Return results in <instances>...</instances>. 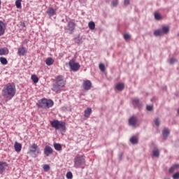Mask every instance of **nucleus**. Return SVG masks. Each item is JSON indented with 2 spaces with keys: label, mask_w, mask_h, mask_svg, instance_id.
<instances>
[{
  "label": "nucleus",
  "mask_w": 179,
  "mask_h": 179,
  "mask_svg": "<svg viewBox=\"0 0 179 179\" xmlns=\"http://www.w3.org/2000/svg\"><path fill=\"white\" fill-rule=\"evenodd\" d=\"M50 125L52 128H55L56 131H60L62 134L66 132V123L64 121L54 120L50 122Z\"/></svg>",
  "instance_id": "obj_1"
},
{
  "label": "nucleus",
  "mask_w": 179,
  "mask_h": 179,
  "mask_svg": "<svg viewBox=\"0 0 179 179\" xmlns=\"http://www.w3.org/2000/svg\"><path fill=\"white\" fill-rule=\"evenodd\" d=\"M36 106H38V108H51L54 106V101L43 98L38 101Z\"/></svg>",
  "instance_id": "obj_2"
},
{
  "label": "nucleus",
  "mask_w": 179,
  "mask_h": 179,
  "mask_svg": "<svg viewBox=\"0 0 179 179\" xmlns=\"http://www.w3.org/2000/svg\"><path fill=\"white\" fill-rule=\"evenodd\" d=\"M29 155L31 157H38L39 155H41V150H40V147L36 143H33L29 147Z\"/></svg>",
  "instance_id": "obj_3"
},
{
  "label": "nucleus",
  "mask_w": 179,
  "mask_h": 179,
  "mask_svg": "<svg viewBox=\"0 0 179 179\" xmlns=\"http://www.w3.org/2000/svg\"><path fill=\"white\" fill-rule=\"evenodd\" d=\"M74 167L75 169H80L82 166L85 165L86 163V159H85V156L77 155L74 158Z\"/></svg>",
  "instance_id": "obj_4"
},
{
  "label": "nucleus",
  "mask_w": 179,
  "mask_h": 179,
  "mask_svg": "<svg viewBox=\"0 0 179 179\" xmlns=\"http://www.w3.org/2000/svg\"><path fill=\"white\" fill-rule=\"evenodd\" d=\"M69 65L73 72H78V70L80 69V64H79L78 62H75V60L73 59L69 61Z\"/></svg>",
  "instance_id": "obj_5"
},
{
  "label": "nucleus",
  "mask_w": 179,
  "mask_h": 179,
  "mask_svg": "<svg viewBox=\"0 0 179 179\" xmlns=\"http://www.w3.org/2000/svg\"><path fill=\"white\" fill-rule=\"evenodd\" d=\"M2 94L5 99H8V100H10L15 94H16L15 90H3Z\"/></svg>",
  "instance_id": "obj_6"
},
{
  "label": "nucleus",
  "mask_w": 179,
  "mask_h": 179,
  "mask_svg": "<svg viewBox=\"0 0 179 179\" xmlns=\"http://www.w3.org/2000/svg\"><path fill=\"white\" fill-rule=\"evenodd\" d=\"M55 86L59 89H61V87H64V86H65V80H64V77H62V76H58L56 78Z\"/></svg>",
  "instance_id": "obj_7"
},
{
  "label": "nucleus",
  "mask_w": 179,
  "mask_h": 179,
  "mask_svg": "<svg viewBox=\"0 0 179 179\" xmlns=\"http://www.w3.org/2000/svg\"><path fill=\"white\" fill-rule=\"evenodd\" d=\"M43 152L46 157H48L50 155H52V153H54V150H52V148H51V146L46 145L44 148Z\"/></svg>",
  "instance_id": "obj_8"
},
{
  "label": "nucleus",
  "mask_w": 179,
  "mask_h": 179,
  "mask_svg": "<svg viewBox=\"0 0 179 179\" xmlns=\"http://www.w3.org/2000/svg\"><path fill=\"white\" fill-rule=\"evenodd\" d=\"M132 103L134 107H137L138 108H142L143 103L141 100L138 98H134L132 99Z\"/></svg>",
  "instance_id": "obj_9"
},
{
  "label": "nucleus",
  "mask_w": 179,
  "mask_h": 179,
  "mask_svg": "<svg viewBox=\"0 0 179 179\" xmlns=\"http://www.w3.org/2000/svg\"><path fill=\"white\" fill-rule=\"evenodd\" d=\"M138 122V118L136 116H132L129 119V125L131 127H136Z\"/></svg>",
  "instance_id": "obj_10"
},
{
  "label": "nucleus",
  "mask_w": 179,
  "mask_h": 179,
  "mask_svg": "<svg viewBox=\"0 0 179 179\" xmlns=\"http://www.w3.org/2000/svg\"><path fill=\"white\" fill-rule=\"evenodd\" d=\"M17 54L20 56H24L27 54V48L24 46H21L18 48Z\"/></svg>",
  "instance_id": "obj_11"
},
{
  "label": "nucleus",
  "mask_w": 179,
  "mask_h": 179,
  "mask_svg": "<svg viewBox=\"0 0 179 179\" xmlns=\"http://www.w3.org/2000/svg\"><path fill=\"white\" fill-rule=\"evenodd\" d=\"M46 13L48 15V16L52 17V16H55V15H57V9L50 7L48 9Z\"/></svg>",
  "instance_id": "obj_12"
},
{
  "label": "nucleus",
  "mask_w": 179,
  "mask_h": 179,
  "mask_svg": "<svg viewBox=\"0 0 179 179\" xmlns=\"http://www.w3.org/2000/svg\"><path fill=\"white\" fill-rule=\"evenodd\" d=\"M5 30H6V25L2 21H0V37L5 34Z\"/></svg>",
  "instance_id": "obj_13"
},
{
  "label": "nucleus",
  "mask_w": 179,
  "mask_h": 179,
  "mask_svg": "<svg viewBox=\"0 0 179 179\" xmlns=\"http://www.w3.org/2000/svg\"><path fill=\"white\" fill-rule=\"evenodd\" d=\"M169 135H170V129H169V128H164L162 131V136H163L164 141H166Z\"/></svg>",
  "instance_id": "obj_14"
},
{
  "label": "nucleus",
  "mask_w": 179,
  "mask_h": 179,
  "mask_svg": "<svg viewBox=\"0 0 179 179\" xmlns=\"http://www.w3.org/2000/svg\"><path fill=\"white\" fill-rule=\"evenodd\" d=\"M8 167V163L6 162H0V174H2L3 171L6 170Z\"/></svg>",
  "instance_id": "obj_15"
},
{
  "label": "nucleus",
  "mask_w": 179,
  "mask_h": 179,
  "mask_svg": "<svg viewBox=\"0 0 179 179\" xmlns=\"http://www.w3.org/2000/svg\"><path fill=\"white\" fill-rule=\"evenodd\" d=\"M83 87L85 90H90L92 89V83L87 80L84 81Z\"/></svg>",
  "instance_id": "obj_16"
},
{
  "label": "nucleus",
  "mask_w": 179,
  "mask_h": 179,
  "mask_svg": "<svg viewBox=\"0 0 179 179\" xmlns=\"http://www.w3.org/2000/svg\"><path fill=\"white\" fill-rule=\"evenodd\" d=\"M90 114H92V108L88 107L84 111L85 118H89V117H90Z\"/></svg>",
  "instance_id": "obj_17"
},
{
  "label": "nucleus",
  "mask_w": 179,
  "mask_h": 179,
  "mask_svg": "<svg viewBox=\"0 0 179 179\" xmlns=\"http://www.w3.org/2000/svg\"><path fill=\"white\" fill-rule=\"evenodd\" d=\"M76 24H75V22L70 21L68 23V27H69V31H73V30H75V27H76Z\"/></svg>",
  "instance_id": "obj_18"
},
{
  "label": "nucleus",
  "mask_w": 179,
  "mask_h": 179,
  "mask_svg": "<svg viewBox=\"0 0 179 179\" xmlns=\"http://www.w3.org/2000/svg\"><path fill=\"white\" fill-rule=\"evenodd\" d=\"M14 148L15 152H20L22 150V144L17 142H15L14 145Z\"/></svg>",
  "instance_id": "obj_19"
},
{
  "label": "nucleus",
  "mask_w": 179,
  "mask_h": 179,
  "mask_svg": "<svg viewBox=\"0 0 179 179\" xmlns=\"http://www.w3.org/2000/svg\"><path fill=\"white\" fill-rule=\"evenodd\" d=\"M9 54V50L6 48L0 49V55H8Z\"/></svg>",
  "instance_id": "obj_20"
},
{
  "label": "nucleus",
  "mask_w": 179,
  "mask_h": 179,
  "mask_svg": "<svg viewBox=\"0 0 179 179\" xmlns=\"http://www.w3.org/2000/svg\"><path fill=\"white\" fill-rule=\"evenodd\" d=\"M15 87L14 83H8L6 86V90H15Z\"/></svg>",
  "instance_id": "obj_21"
},
{
  "label": "nucleus",
  "mask_w": 179,
  "mask_h": 179,
  "mask_svg": "<svg viewBox=\"0 0 179 179\" xmlns=\"http://www.w3.org/2000/svg\"><path fill=\"white\" fill-rule=\"evenodd\" d=\"M115 89H117V90H124L125 89V85L124 83H118L116 85Z\"/></svg>",
  "instance_id": "obj_22"
},
{
  "label": "nucleus",
  "mask_w": 179,
  "mask_h": 179,
  "mask_svg": "<svg viewBox=\"0 0 179 179\" xmlns=\"http://www.w3.org/2000/svg\"><path fill=\"white\" fill-rule=\"evenodd\" d=\"M45 64L46 65H48L49 66L52 65L54 64V59L51 57H48L45 59Z\"/></svg>",
  "instance_id": "obj_23"
},
{
  "label": "nucleus",
  "mask_w": 179,
  "mask_h": 179,
  "mask_svg": "<svg viewBox=\"0 0 179 179\" xmlns=\"http://www.w3.org/2000/svg\"><path fill=\"white\" fill-rule=\"evenodd\" d=\"M179 164H175L173 165L170 169H169V173H174V170H177L178 169Z\"/></svg>",
  "instance_id": "obj_24"
},
{
  "label": "nucleus",
  "mask_w": 179,
  "mask_h": 179,
  "mask_svg": "<svg viewBox=\"0 0 179 179\" xmlns=\"http://www.w3.org/2000/svg\"><path fill=\"white\" fill-rule=\"evenodd\" d=\"M53 146L55 150H57L58 152H59V150H62V145L59 143H55Z\"/></svg>",
  "instance_id": "obj_25"
},
{
  "label": "nucleus",
  "mask_w": 179,
  "mask_h": 179,
  "mask_svg": "<svg viewBox=\"0 0 179 179\" xmlns=\"http://www.w3.org/2000/svg\"><path fill=\"white\" fill-rule=\"evenodd\" d=\"M88 27L90 29V30H94V29H96V24H94V22L90 21L88 23Z\"/></svg>",
  "instance_id": "obj_26"
},
{
  "label": "nucleus",
  "mask_w": 179,
  "mask_h": 179,
  "mask_svg": "<svg viewBox=\"0 0 179 179\" xmlns=\"http://www.w3.org/2000/svg\"><path fill=\"white\" fill-rule=\"evenodd\" d=\"M130 142L132 145H138V138L136 136H132L130 138Z\"/></svg>",
  "instance_id": "obj_27"
},
{
  "label": "nucleus",
  "mask_w": 179,
  "mask_h": 179,
  "mask_svg": "<svg viewBox=\"0 0 179 179\" xmlns=\"http://www.w3.org/2000/svg\"><path fill=\"white\" fill-rule=\"evenodd\" d=\"M162 34H167V33L170 31V28L169 27L164 26L162 27Z\"/></svg>",
  "instance_id": "obj_28"
},
{
  "label": "nucleus",
  "mask_w": 179,
  "mask_h": 179,
  "mask_svg": "<svg viewBox=\"0 0 179 179\" xmlns=\"http://www.w3.org/2000/svg\"><path fill=\"white\" fill-rule=\"evenodd\" d=\"M163 34V31L162 29H157L154 31V35L156 36L157 37L158 36H162Z\"/></svg>",
  "instance_id": "obj_29"
},
{
  "label": "nucleus",
  "mask_w": 179,
  "mask_h": 179,
  "mask_svg": "<svg viewBox=\"0 0 179 179\" xmlns=\"http://www.w3.org/2000/svg\"><path fill=\"white\" fill-rule=\"evenodd\" d=\"M31 79L34 83H37L38 82V77H37V76L35 74L31 76Z\"/></svg>",
  "instance_id": "obj_30"
},
{
  "label": "nucleus",
  "mask_w": 179,
  "mask_h": 179,
  "mask_svg": "<svg viewBox=\"0 0 179 179\" xmlns=\"http://www.w3.org/2000/svg\"><path fill=\"white\" fill-rule=\"evenodd\" d=\"M152 155H153L154 157H159L160 151H159V150H155L152 151Z\"/></svg>",
  "instance_id": "obj_31"
},
{
  "label": "nucleus",
  "mask_w": 179,
  "mask_h": 179,
  "mask_svg": "<svg viewBox=\"0 0 179 179\" xmlns=\"http://www.w3.org/2000/svg\"><path fill=\"white\" fill-rule=\"evenodd\" d=\"M0 62L3 65H8V60L5 57H0Z\"/></svg>",
  "instance_id": "obj_32"
},
{
  "label": "nucleus",
  "mask_w": 179,
  "mask_h": 179,
  "mask_svg": "<svg viewBox=\"0 0 179 179\" xmlns=\"http://www.w3.org/2000/svg\"><path fill=\"white\" fill-rule=\"evenodd\" d=\"M15 6L17 9H20L22 8V0H16Z\"/></svg>",
  "instance_id": "obj_33"
},
{
  "label": "nucleus",
  "mask_w": 179,
  "mask_h": 179,
  "mask_svg": "<svg viewBox=\"0 0 179 179\" xmlns=\"http://www.w3.org/2000/svg\"><path fill=\"white\" fill-rule=\"evenodd\" d=\"M99 69L101 71V72H106V66L103 64H100Z\"/></svg>",
  "instance_id": "obj_34"
},
{
  "label": "nucleus",
  "mask_w": 179,
  "mask_h": 179,
  "mask_svg": "<svg viewBox=\"0 0 179 179\" xmlns=\"http://www.w3.org/2000/svg\"><path fill=\"white\" fill-rule=\"evenodd\" d=\"M155 17L156 20H160L162 19V15H160L159 13H155Z\"/></svg>",
  "instance_id": "obj_35"
},
{
  "label": "nucleus",
  "mask_w": 179,
  "mask_h": 179,
  "mask_svg": "<svg viewBox=\"0 0 179 179\" xmlns=\"http://www.w3.org/2000/svg\"><path fill=\"white\" fill-rule=\"evenodd\" d=\"M66 176V178H68V179H71L73 177V175L72 174V172H71V171L67 172Z\"/></svg>",
  "instance_id": "obj_36"
},
{
  "label": "nucleus",
  "mask_w": 179,
  "mask_h": 179,
  "mask_svg": "<svg viewBox=\"0 0 179 179\" xmlns=\"http://www.w3.org/2000/svg\"><path fill=\"white\" fill-rule=\"evenodd\" d=\"M146 110H147V111H150V112L153 111V106H152V105H148L146 106Z\"/></svg>",
  "instance_id": "obj_37"
},
{
  "label": "nucleus",
  "mask_w": 179,
  "mask_h": 179,
  "mask_svg": "<svg viewBox=\"0 0 179 179\" xmlns=\"http://www.w3.org/2000/svg\"><path fill=\"white\" fill-rule=\"evenodd\" d=\"M155 124L157 127H159L160 125V120H159V117H157L155 119Z\"/></svg>",
  "instance_id": "obj_38"
},
{
  "label": "nucleus",
  "mask_w": 179,
  "mask_h": 179,
  "mask_svg": "<svg viewBox=\"0 0 179 179\" xmlns=\"http://www.w3.org/2000/svg\"><path fill=\"white\" fill-rule=\"evenodd\" d=\"M43 170L44 171H48L50 170V165L48 164L43 165Z\"/></svg>",
  "instance_id": "obj_39"
},
{
  "label": "nucleus",
  "mask_w": 179,
  "mask_h": 179,
  "mask_svg": "<svg viewBox=\"0 0 179 179\" xmlns=\"http://www.w3.org/2000/svg\"><path fill=\"white\" fill-rule=\"evenodd\" d=\"M176 62H177V59H176V58H171V59L169 60V63H170L171 64H176Z\"/></svg>",
  "instance_id": "obj_40"
},
{
  "label": "nucleus",
  "mask_w": 179,
  "mask_h": 179,
  "mask_svg": "<svg viewBox=\"0 0 179 179\" xmlns=\"http://www.w3.org/2000/svg\"><path fill=\"white\" fill-rule=\"evenodd\" d=\"M124 40H129V38H131V35L128 34H125L124 35Z\"/></svg>",
  "instance_id": "obj_41"
},
{
  "label": "nucleus",
  "mask_w": 179,
  "mask_h": 179,
  "mask_svg": "<svg viewBox=\"0 0 179 179\" xmlns=\"http://www.w3.org/2000/svg\"><path fill=\"white\" fill-rule=\"evenodd\" d=\"M173 178L174 179H178L179 178V172H176L173 175Z\"/></svg>",
  "instance_id": "obj_42"
},
{
  "label": "nucleus",
  "mask_w": 179,
  "mask_h": 179,
  "mask_svg": "<svg viewBox=\"0 0 179 179\" xmlns=\"http://www.w3.org/2000/svg\"><path fill=\"white\" fill-rule=\"evenodd\" d=\"M112 5H113V6H118V1H113V2H112Z\"/></svg>",
  "instance_id": "obj_43"
},
{
  "label": "nucleus",
  "mask_w": 179,
  "mask_h": 179,
  "mask_svg": "<svg viewBox=\"0 0 179 179\" xmlns=\"http://www.w3.org/2000/svg\"><path fill=\"white\" fill-rule=\"evenodd\" d=\"M124 5H129V0H124Z\"/></svg>",
  "instance_id": "obj_44"
},
{
  "label": "nucleus",
  "mask_w": 179,
  "mask_h": 179,
  "mask_svg": "<svg viewBox=\"0 0 179 179\" xmlns=\"http://www.w3.org/2000/svg\"><path fill=\"white\" fill-rule=\"evenodd\" d=\"M122 156H123V154H122V153L119 154V158H120V159H122Z\"/></svg>",
  "instance_id": "obj_45"
},
{
  "label": "nucleus",
  "mask_w": 179,
  "mask_h": 179,
  "mask_svg": "<svg viewBox=\"0 0 179 179\" xmlns=\"http://www.w3.org/2000/svg\"><path fill=\"white\" fill-rule=\"evenodd\" d=\"M175 96H176V97H179V92L175 93Z\"/></svg>",
  "instance_id": "obj_46"
},
{
  "label": "nucleus",
  "mask_w": 179,
  "mask_h": 179,
  "mask_svg": "<svg viewBox=\"0 0 179 179\" xmlns=\"http://www.w3.org/2000/svg\"><path fill=\"white\" fill-rule=\"evenodd\" d=\"M62 110H66L67 108H66V107L64 106V107L62 108Z\"/></svg>",
  "instance_id": "obj_47"
},
{
  "label": "nucleus",
  "mask_w": 179,
  "mask_h": 179,
  "mask_svg": "<svg viewBox=\"0 0 179 179\" xmlns=\"http://www.w3.org/2000/svg\"><path fill=\"white\" fill-rule=\"evenodd\" d=\"M22 26H23V27H24L26 26V24H24V22H23Z\"/></svg>",
  "instance_id": "obj_48"
},
{
  "label": "nucleus",
  "mask_w": 179,
  "mask_h": 179,
  "mask_svg": "<svg viewBox=\"0 0 179 179\" xmlns=\"http://www.w3.org/2000/svg\"><path fill=\"white\" fill-rule=\"evenodd\" d=\"M57 93H60V91H57Z\"/></svg>",
  "instance_id": "obj_49"
},
{
  "label": "nucleus",
  "mask_w": 179,
  "mask_h": 179,
  "mask_svg": "<svg viewBox=\"0 0 179 179\" xmlns=\"http://www.w3.org/2000/svg\"><path fill=\"white\" fill-rule=\"evenodd\" d=\"M178 114H179V108L178 109Z\"/></svg>",
  "instance_id": "obj_50"
},
{
  "label": "nucleus",
  "mask_w": 179,
  "mask_h": 179,
  "mask_svg": "<svg viewBox=\"0 0 179 179\" xmlns=\"http://www.w3.org/2000/svg\"><path fill=\"white\" fill-rule=\"evenodd\" d=\"M164 179H169V178H165Z\"/></svg>",
  "instance_id": "obj_51"
}]
</instances>
